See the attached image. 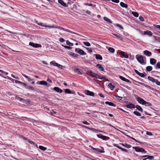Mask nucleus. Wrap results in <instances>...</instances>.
<instances>
[{"instance_id": "1", "label": "nucleus", "mask_w": 160, "mask_h": 160, "mask_svg": "<svg viewBox=\"0 0 160 160\" xmlns=\"http://www.w3.org/2000/svg\"><path fill=\"white\" fill-rule=\"evenodd\" d=\"M86 74L88 75L92 78H94L96 79H99L100 76L92 72L91 70H88Z\"/></svg>"}, {"instance_id": "2", "label": "nucleus", "mask_w": 160, "mask_h": 160, "mask_svg": "<svg viewBox=\"0 0 160 160\" xmlns=\"http://www.w3.org/2000/svg\"><path fill=\"white\" fill-rule=\"evenodd\" d=\"M136 58L137 59L138 61L141 64H145L146 63H144V61L143 60V57L142 55L138 56V55H136Z\"/></svg>"}, {"instance_id": "3", "label": "nucleus", "mask_w": 160, "mask_h": 160, "mask_svg": "<svg viewBox=\"0 0 160 160\" xmlns=\"http://www.w3.org/2000/svg\"><path fill=\"white\" fill-rule=\"evenodd\" d=\"M133 148L135 149L136 151L137 152H144L146 153L147 152V151L143 148H141L138 147H133Z\"/></svg>"}, {"instance_id": "4", "label": "nucleus", "mask_w": 160, "mask_h": 160, "mask_svg": "<svg viewBox=\"0 0 160 160\" xmlns=\"http://www.w3.org/2000/svg\"><path fill=\"white\" fill-rule=\"evenodd\" d=\"M57 28H58L59 29H62V30H63V31H64L68 32H70V33H71L74 34H75L76 35H78V36H82V35H80L78 33H76V32H73L72 31H70V30H69L68 29H64V28H63L62 27H59V26H58V27H57Z\"/></svg>"}, {"instance_id": "5", "label": "nucleus", "mask_w": 160, "mask_h": 160, "mask_svg": "<svg viewBox=\"0 0 160 160\" xmlns=\"http://www.w3.org/2000/svg\"><path fill=\"white\" fill-rule=\"evenodd\" d=\"M75 51L76 52L82 55H85L86 54L83 50L79 48H76Z\"/></svg>"}, {"instance_id": "6", "label": "nucleus", "mask_w": 160, "mask_h": 160, "mask_svg": "<svg viewBox=\"0 0 160 160\" xmlns=\"http://www.w3.org/2000/svg\"><path fill=\"white\" fill-rule=\"evenodd\" d=\"M97 136L98 138H100L103 140H106L107 139L109 140L110 139L109 137L106 136H103L102 134H97Z\"/></svg>"}, {"instance_id": "7", "label": "nucleus", "mask_w": 160, "mask_h": 160, "mask_svg": "<svg viewBox=\"0 0 160 160\" xmlns=\"http://www.w3.org/2000/svg\"><path fill=\"white\" fill-rule=\"evenodd\" d=\"M37 23L39 25L44 27L45 28H57V26H55L54 25H52V26H47L46 25H45V24H44L43 23L40 22V23Z\"/></svg>"}, {"instance_id": "8", "label": "nucleus", "mask_w": 160, "mask_h": 160, "mask_svg": "<svg viewBox=\"0 0 160 160\" xmlns=\"http://www.w3.org/2000/svg\"><path fill=\"white\" fill-rule=\"evenodd\" d=\"M137 100L139 103L142 105L144 104V102H145V101L142 98L140 97H138L137 98Z\"/></svg>"}, {"instance_id": "9", "label": "nucleus", "mask_w": 160, "mask_h": 160, "mask_svg": "<svg viewBox=\"0 0 160 160\" xmlns=\"http://www.w3.org/2000/svg\"><path fill=\"white\" fill-rule=\"evenodd\" d=\"M125 107L129 108H135V105L130 102H129L128 104L126 105Z\"/></svg>"}, {"instance_id": "10", "label": "nucleus", "mask_w": 160, "mask_h": 160, "mask_svg": "<svg viewBox=\"0 0 160 160\" xmlns=\"http://www.w3.org/2000/svg\"><path fill=\"white\" fill-rule=\"evenodd\" d=\"M85 93L88 95L91 96H93L94 95V93L92 92H91L90 91L86 90L85 91Z\"/></svg>"}, {"instance_id": "11", "label": "nucleus", "mask_w": 160, "mask_h": 160, "mask_svg": "<svg viewBox=\"0 0 160 160\" xmlns=\"http://www.w3.org/2000/svg\"><path fill=\"white\" fill-rule=\"evenodd\" d=\"M29 45L32 46L33 47H35V48H38L39 47V46L40 45V44H37V43H35L32 42H30L29 43Z\"/></svg>"}, {"instance_id": "12", "label": "nucleus", "mask_w": 160, "mask_h": 160, "mask_svg": "<svg viewBox=\"0 0 160 160\" xmlns=\"http://www.w3.org/2000/svg\"><path fill=\"white\" fill-rule=\"evenodd\" d=\"M58 2L62 6L64 7H67V5L66 3L64 2L62 0H58Z\"/></svg>"}, {"instance_id": "13", "label": "nucleus", "mask_w": 160, "mask_h": 160, "mask_svg": "<svg viewBox=\"0 0 160 160\" xmlns=\"http://www.w3.org/2000/svg\"><path fill=\"white\" fill-rule=\"evenodd\" d=\"M53 89L57 92L62 93L63 91L60 88L57 87H54Z\"/></svg>"}, {"instance_id": "14", "label": "nucleus", "mask_w": 160, "mask_h": 160, "mask_svg": "<svg viewBox=\"0 0 160 160\" xmlns=\"http://www.w3.org/2000/svg\"><path fill=\"white\" fill-rule=\"evenodd\" d=\"M143 34L145 35H148L149 36H151L152 35V33L150 31L147 30V31H144Z\"/></svg>"}, {"instance_id": "15", "label": "nucleus", "mask_w": 160, "mask_h": 160, "mask_svg": "<svg viewBox=\"0 0 160 160\" xmlns=\"http://www.w3.org/2000/svg\"><path fill=\"white\" fill-rule=\"evenodd\" d=\"M119 78H120L122 80L124 81H125V82H131L129 80L126 78H125L124 77L122 76H119Z\"/></svg>"}, {"instance_id": "16", "label": "nucleus", "mask_w": 160, "mask_h": 160, "mask_svg": "<svg viewBox=\"0 0 160 160\" xmlns=\"http://www.w3.org/2000/svg\"><path fill=\"white\" fill-rule=\"evenodd\" d=\"M51 63L53 64L54 66H56L58 67L59 68H61L62 67V65H61L56 62H50Z\"/></svg>"}, {"instance_id": "17", "label": "nucleus", "mask_w": 160, "mask_h": 160, "mask_svg": "<svg viewBox=\"0 0 160 160\" xmlns=\"http://www.w3.org/2000/svg\"><path fill=\"white\" fill-rule=\"evenodd\" d=\"M144 54L146 56H150L152 54V53L148 51V50H145L144 51Z\"/></svg>"}, {"instance_id": "18", "label": "nucleus", "mask_w": 160, "mask_h": 160, "mask_svg": "<svg viewBox=\"0 0 160 160\" xmlns=\"http://www.w3.org/2000/svg\"><path fill=\"white\" fill-rule=\"evenodd\" d=\"M105 103L106 104H108L110 106H113L114 107H115L116 106V105L112 102L106 101L105 102Z\"/></svg>"}, {"instance_id": "19", "label": "nucleus", "mask_w": 160, "mask_h": 160, "mask_svg": "<svg viewBox=\"0 0 160 160\" xmlns=\"http://www.w3.org/2000/svg\"><path fill=\"white\" fill-rule=\"evenodd\" d=\"M120 144H121L123 146L127 148H129L131 147V146L130 145L126 143H120Z\"/></svg>"}, {"instance_id": "20", "label": "nucleus", "mask_w": 160, "mask_h": 160, "mask_svg": "<svg viewBox=\"0 0 160 160\" xmlns=\"http://www.w3.org/2000/svg\"><path fill=\"white\" fill-rule=\"evenodd\" d=\"M89 147H91V148L92 149H93V150H96V151L99 152L101 153L104 152V151L100 150L99 149L94 148L93 147H92L91 146V145L89 146Z\"/></svg>"}, {"instance_id": "21", "label": "nucleus", "mask_w": 160, "mask_h": 160, "mask_svg": "<svg viewBox=\"0 0 160 160\" xmlns=\"http://www.w3.org/2000/svg\"><path fill=\"white\" fill-rule=\"evenodd\" d=\"M95 58L97 60H102V56L100 54H95Z\"/></svg>"}, {"instance_id": "22", "label": "nucleus", "mask_w": 160, "mask_h": 160, "mask_svg": "<svg viewBox=\"0 0 160 160\" xmlns=\"http://www.w3.org/2000/svg\"><path fill=\"white\" fill-rule=\"evenodd\" d=\"M156 60L154 58H150V63L152 65H154L156 62Z\"/></svg>"}, {"instance_id": "23", "label": "nucleus", "mask_w": 160, "mask_h": 160, "mask_svg": "<svg viewBox=\"0 0 160 160\" xmlns=\"http://www.w3.org/2000/svg\"><path fill=\"white\" fill-rule=\"evenodd\" d=\"M135 108L138 109V111L142 112L143 111V109L139 105H137L135 106Z\"/></svg>"}, {"instance_id": "24", "label": "nucleus", "mask_w": 160, "mask_h": 160, "mask_svg": "<svg viewBox=\"0 0 160 160\" xmlns=\"http://www.w3.org/2000/svg\"><path fill=\"white\" fill-rule=\"evenodd\" d=\"M96 67L99 68L100 70L102 71H104V69L102 67L101 65L98 64L96 65Z\"/></svg>"}, {"instance_id": "25", "label": "nucleus", "mask_w": 160, "mask_h": 160, "mask_svg": "<svg viewBox=\"0 0 160 160\" xmlns=\"http://www.w3.org/2000/svg\"><path fill=\"white\" fill-rule=\"evenodd\" d=\"M108 86L112 90H113L115 87V86L112 85L111 83H109Z\"/></svg>"}, {"instance_id": "26", "label": "nucleus", "mask_w": 160, "mask_h": 160, "mask_svg": "<svg viewBox=\"0 0 160 160\" xmlns=\"http://www.w3.org/2000/svg\"><path fill=\"white\" fill-rule=\"evenodd\" d=\"M120 5L122 7L125 8H127L128 7V5L127 4L122 2H120Z\"/></svg>"}, {"instance_id": "27", "label": "nucleus", "mask_w": 160, "mask_h": 160, "mask_svg": "<svg viewBox=\"0 0 160 160\" xmlns=\"http://www.w3.org/2000/svg\"><path fill=\"white\" fill-rule=\"evenodd\" d=\"M114 36H116L117 38L120 39V40H122V35H120L119 34H112Z\"/></svg>"}, {"instance_id": "28", "label": "nucleus", "mask_w": 160, "mask_h": 160, "mask_svg": "<svg viewBox=\"0 0 160 160\" xmlns=\"http://www.w3.org/2000/svg\"><path fill=\"white\" fill-rule=\"evenodd\" d=\"M148 80L152 82H155V81H156V79H154V78L151 77L150 76H148Z\"/></svg>"}, {"instance_id": "29", "label": "nucleus", "mask_w": 160, "mask_h": 160, "mask_svg": "<svg viewBox=\"0 0 160 160\" xmlns=\"http://www.w3.org/2000/svg\"><path fill=\"white\" fill-rule=\"evenodd\" d=\"M74 72L76 73H78V74L81 75L82 74L80 70L78 68H75L74 69Z\"/></svg>"}, {"instance_id": "30", "label": "nucleus", "mask_w": 160, "mask_h": 160, "mask_svg": "<svg viewBox=\"0 0 160 160\" xmlns=\"http://www.w3.org/2000/svg\"><path fill=\"white\" fill-rule=\"evenodd\" d=\"M22 75L23 76H24L25 78H26L29 81H33L34 80V79H31V78H30L28 76H27L25 74H22Z\"/></svg>"}, {"instance_id": "31", "label": "nucleus", "mask_w": 160, "mask_h": 160, "mask_svg": "<svg viewBox=\"0 0 160 160\" xmlns=\"http://www.w3.org/2000/svg\"><path fill=\"white\" fill-rule=\"evenodd\" d=\"M103 19L105 21L107 22H109L110 23H112L111 20L110 19H109V18H108L106 17H104Z\"/></svg>"}, {"instance_id": "32", "label": "nucleus", "mask_w": 160, "mask_h": 160, "mask_svg": "<svg viewBox=\"0 0 160 160\" xmlns=\"http://www.w3.org/2000/svg\"><path fill=\"white\" fill-rule=\"evenodd\" d=\"M41 85H48V83L47 82L45 81H40L39 83Z\"/></svg>"}, {"instance_id": "33", "label": "nucleus", "mask_w": 160, "mask_h": 160, "mask_svg": "<svg viewBox=\"0 0 160 160\" xmlns=\"http://www.w3.org/2000/svg\"><path fill=\"white\" fill-rule=\"evenodd\" d=\"M152 69V66H148L146 67V70L148 72L151 71Z\"/></svg>"}, {"instance_id": "34", "label": "nucleus", "mask_w": 160, "mask_h": 160, "mask_svg": "<svg viewBox=\"0 0 160 160\" xmlns=\"http://www.w3.org/2000/svg\"><path fill=\"white\" fill-rule=\"evenodd\" d=\"M108 50L111 53H114L115 51V49L109 47L108 48Z\"/></svg>"}, {"instance_id": "35", "label": "nucleus", "mask_w": 160, "mask_h": 160, "mask_svg": "<svg viewBox=\"0 0 160 160\" xmlns=\"http://www.w3.org/2000/svg\"><path fill=\"white\" fill-rule=\"evenodd\" d=\"M145 106H149V107H151L152 106L151 103H150V102H148L145 101V102H144V104Z\"/></svg>"}, {"instance_id": "36", "label": "nucleus", "mask_w": 160, "mask_h": 160, "mask_svg": "<svg viewBox=\"0 0 160 160\" xmlns=\"http://www.w3.org/2000/svg\"><path fill=\"white\" fill-rule=\"evenodd\" d=\"M39 148L40 149L44 151H45L47 149L46 147H44L42 146H39Z\"/></svg>"}, {"instance_id": "37", "label": "nucleus", "mask_w": 160, "mask_h": 160, "mask_svg": "<svg viewBox=\"0 0 160 160\" xmlns=\"http://www.w3.org/2000/svg\"><path fill=\"white\" fill-rule=\"evenodd\" d=\"M147 74L145 72H144V73H142L140 72L139 75V76L142 78L144 77L147 76Z\"/></svg>"}, {"instance_id": "38", "label": "nucleus", "mask_w": 160, "mask_h": 160, "mask_svg": "<svg viewBox=\"0 0 160 160\" xmlns=\"http://www.w3.org/2000/svg\"><path fill=\"white\" fill-rule=\"evenodd\" d=\"M132 13L134 17H138L139 16V14L138 13L136 12H132Z\"/></svg>"}, {"instance_id": "39", "label": "nucleus", "mask_w": 160, "mask_h": 160, "mask_svg": "<svg viewBox=\"0 0 160 160\" xmlns=\"http://www.w3.org/2000/svg\"><path fill=\"white\" fill-rule=\"evenodd\" d=\"M133 113L135 115L137 116H141V113L137 111H134Z\"/></svg>"}, {"instance_id": "40", "label": "nucleus", "mask_w": 160, "mask_h": 160, "mask_svg": "<svg viewBox=\"0 0 160 160\" xmlns=\"http://www.w3.org/2000/svg\"><path fill=\"white\" fill-rule=\"evenodd\" d=\"M70 55L73 56V57H74L75 58H78V55L77 54L73 53V52H71L70 54Z\"/></svg>"}, {"instance_id": "41", "label": "nucleus", "mask_w": 160, "mask_h": 160, "mask_svg": "<svg viewBox=\"0 0 160 160\" xmlns=\"http://www.w3.org/2000/svg\"><path fill=\"white\" fill-rule=\"evenodd\" d=\"M66 44L67 45L69 46H73V43L70 42L68 40H67L66 42Z\"/></svg>"}, {"instance_id": "42", "label": "nucleus", "mask_w": 160, "mask_h": 160, "mask_svg": "<svg viewBox=\"0 0 160 160\" xmlns=\"http://www.w3.org/2000/svg\"><path fill=\"white\" fill-rule=\"evenodd\" d=\"M11 81L13 83H14V82L16 83H20V81H18L16 80H14V79H12L11 78Z\"/></svg>"}, {"instance_id": "43", "label": "nucleus", "mask_w": 160, "mask_h": 160, "mask_svg": "<svg viewBox=\"0 0 160 160\" xmlns=\"http://www.w3.org/2000/svg\"><path fill=\"white\" fill-rule=\"evenodd\" d=\"M83 43L84 45L87 46H91V44L90 43L88 42H83Z\"/></svg>"}, {"instance_id": "44", "label": "nucleus", "mask_w": 160, "mask_h": 160, "mask_svg": "<svg viewBox=\"0 0 160 160\" xmlns=\"http://www.w3.org/2000/svg\"><path fill=\"white\" fill-rule=\"evenodd\" d=\"M64 90L65 92L66 93L70 94L72 93L71 91L69 89H66Z\"/></svg>"}, {"instance_id": "45", "label": "nucleus", "mask_w": 160, "mask_h": 160, "mask_svg": "<svg viewBox=\"0 0 160 160\" xmlns=\"http://www.w3.org/2000/svg\"><path fill=\"white\" fill-rule=\"evenodd\" d=\"M27 141L29 143L31 144H35V146H37V145L33 141L29 139H27Z\"/></svg>"}, {"instance_id": "46", "label": "nucleus", "mask_w": 160, "mask_h": 160, "mask_svg": "<svg viewBox=\"0 0 160 160\" xmlns=\"http://www.w3.org/2000/svg\"><path fill=\"white\" fill-rule=\"evenodd\" d=\"M114 96L116 98L118 99L121 100L122 99V98L121 97L117 95H114Z\"/></svg>"}, {"instance_id": "47", "label": "nucleus", "mask_w": 160, "mask_h": 160, "mask_svg": "<svg viewBox=\"0 0 160 160\" xmlns=\"http://www.w3.org/2000/svg\"><path fill=\"white\" fill-rule=\"evenodd\" d=\"M16 98H17V99L19 101H21V102H23L25 101H26V100H24L22 98H19V97H16Z\"/></svg>"}, {"instance_id": "48", "label": "nucleus", "mask_w": 160, "mask_h": 160, "mask_svg": "<svg viewBox=\"0 0 160 160\" xmlns=\"http://www.w3.org/2000/svg\"><path fill=\"white\" fill-rule=\"evenodd\" d=\"M157 68H160V62H158L156 66V68L157 69Z\"/></svg>"}, {"instance_id": "49", "label": "nucleus", "mask_w": 160, "mask_h": 160, "mask_svg": "<svg viewBox=\"0 0 160 160\" xmlns=\"http://www.w3.org/2000/svg\"><path fill=\"white\" fill-rule=\"evenodd\" d=\"M84 4L85 6H95V5H93L91 3H85Z\"/></svg>"}, {"instance_id": "50", "label": "nucleus", "mask_w": 160, "mask_h": 160, "mask_svg": "<svg viewBox=\"0 0 160 160\" xmlns=\"http://www.w3.org/2000/svg\"><path fill=\"white\" fill-rule=\"evenodd\" d=\"M26 87L27 89H31V90H33L34 89L33 88L32 86H28V85H27Z\"/></svg>"}, {"instance_id": "51", "label": "nucleus", "mask_w": 160, "mask_h": 160, "mask_svg": "<svg viewBox=\"0 0 160 160\" xmlns=\"http://www.w3.org/2000/svg\"><path fill=\"white\" fill-rule=\"evenodd\" d=\"M116 26H117L120 29H123V27L120 24H116Z\"/></svg>"}, {"instance_id": "52", "label": "nucleus", "mask_w": 160, "mask_h": 160, "mask_svg": "<svg viewBox=\"0 0 160 160\" xmlns=\"http://www.w3.org/2000/svg\"><path fill=\"white\" fill-rule=\"evenodd\" d=\"M120 149L121 150L123 151L126 152H128V150L126 149L123 148H122V147H121V148Z\"/></svg>"}, {"instance_id": "53", "label": "nucleus", "mask_w": 160, "mask_h": 160, "mask_svg": "<svg viewBox=\"0 0 160 160\" xmlns=\"http://www.w3.org/2000/svg\"><path fill=\"white\" fill-rule=\"evenodd\" d=\"M146 134L147 135L150 136H152L153 135L151 132L148 131L146 132Z\"/></svg>"}, {"instance_id": "54", "label": "nucleus", "mask_w": 160, "mask_h": 160, "mask_svg": "<svg viewBox=\"0 0 160 160\" xmlns=\"http://www.w3.org/2000/svg\"><path fill=\"white\" fill-rule=\"evenodd\" d=\"M139 19L141 21L144 22V18L142 16H139Z\"/></svg>"}, {"instance_id": "55", "label": "nucleus", "mask_w": 160, "mask_h": 160, "mask_svg": "<svg viewBox=\"0 0 160 160\" xmlns=\"http://www.w3.org/2000/svg\"><path fill=\"white\" fill-rule=\"evenodd\" d=\"M154 158V157L152 156L148 155V158H147V159H152Z\"/></svg>"}, {"instance_id": "56", "label": "nucleus", "mask_w": 160, "mask_h": 160, "mask_svg": "<svg viewBox=\"0 0 160 160\" xmlns=\"http://www.w3.org/2000/svg\"><path fill=\"white\" fill-rule=\"evenodd\" d=\"M155 82L156 83V84L157 85L159 86H160V82L158 81V80H156Z\"/></svg>"}, {"instance_id": "57", "label": "nucleus", "mask_w": 160, "mask_h": 160, "mask_svg": "<svg viewBox=\"0 0 160 160\" xmlns=\"http://www.w3.org/2000/svg\"><path fill=\"white\" fill-rule=\"evenodd\" d=\"M119 54L123 56L124 55H125V52L122 51H121L119 52Z\"/></svg>"}, {"instance_id": "58", "label": "nucleus", "mask_w": 160, "mask_h": 160, "mask_svg": "<svg viewBox=\"0 0 160 160\" xmlns=\"http://www.w3.org/2000/svg\"><path fill=\"white\" fill-rule=\"evenodd\" d=\"M62 46L64 47L65 48L68 49H71V48L69 46H67L64 45H62Z\"/></svg>"}, {"instance_id": "59", "label": "nucleus", "mask_w": 160, "mask_h": 160, "mask_svg": "<svg viewBox=\"0 0 160 160\" xmlns=\"http://www.w3.org/2000/svg\"><path fill=\"white\" fill-rule=\"evenodd\" d=\"M113 145L114 146L116 147H117V148H119V149L121 148V147H120V146H118V144H113Z\"/></svg>"}, {"instance_id": "60", "label": "nucleus", "mask_w": 160, "mask_h": 160, "mask_svg": "<svg viewBox=\"0 0 160 160\" xmlns=\"http://www.w3.org/2000/svg\"><path fill=\"white\" fill-rule=\"evenodd\" d=\"M155 27L157 29L160 30V25H154Z\"/></svg>"}, {"instance_id": "61", "label": "nucleus", "mask_w": 160, "mask_h": 160, "mask_svg": "<svg viewBox=\"0 0 160 160\" xmlns=\"http://www.w3.org/2000/svg\"><path fill=\"white\" fill-rule=\"evenodd\" d=\"M86 49L88 50L89 52H92V50L90 48H86Z\"/></svg>"}, {"instance_id": "62", "label": "nucleus", "mask_w": 160, "mask_h": 160, "mask_svg": "<svg viewBox=\"0 0 160 160\" xmlns=\"http://www.w3.org/2000/svg\"><path fill=\"white\" fill-rule=\"evenodd\" d=\"M112 2L116 3H118L119 2V0H112Z\"/></svg>"}, {"instance_id": "63", "label": "nucleus", "mask_w": 160, "mask_h": 160, "mask_svg": "<svg viewBox=\"0 0 160 160\" xmlns=\"http://www.w3.org/2000/svg\"><path fill=\"white\" fill-rule=\"evenodd\" d=\"M19 84H20L21 85H22L26 87L27 85L26 83H23L21 82H20V83H19Z\"/></svg>"}, {"instance_id": "64", "label": "nucleus", "mask_w": 160, "mask_h": 160, "mask_svg": "<svg viewBox=\"0 0 160 160\" xmlns=\"http://www.w3.org/2000/svg\"><path fill=\"white\" fill-rule=\"evenodd\" d=\"M65 40L62 38H60L59 41L61 42H63L65 41Z\"/></svg>"}]
</instances>
